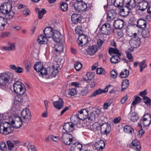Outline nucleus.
<instances>
[{
	"instance_id": "obj_32",
	"label": "nucleus",
	"mask_w": 151,
	"mask_h": 151,
	"mask_svg": "<svg viewBox=\"0 0 151 151\" xmlns=\"http://www.w3.org/2000/svg\"><path fill=\"white\" fill-rule=\"evenodd\" d=\"M9 68L14 70L15 72L18 73H22L23 71V69L20 67L16 66L15 65H10Z\"/></svg>"
},
{
	"instance_id": "obj_60",
	"label": "nucleus",
	"mask_w": 151,
	"mask_h": 151,
	"mask_svg": "<svg viewBox=\"0 0 151 151\" xmlns=\"http://www.w3.org/2000/svg\"><path fill=\"white\" fill-rule=\"evenodd\" d=\"M88 120H90L91 121L95 120L96 119V116L94 113H91L89 116L88 115L87 118Z\"/></svg>"
},
{
	"instance_id": "obj_6",
	"label": "nucleus",
	"mask_w": 151,
	"mask_h": 151,
	"mask_svg": "<svg viewBox=\"0 0 151 151\" xmlns=\"http://www.w3.org/2000/svg\"><path fill=\"white\" fill-rule=\"evenodd\" d=\"M151 123V116L148 114L144 115L143 118L141 119L139 122L138 123V126L142 128V124L144 127L149 126Z\"/></svg>"
},
{
	"instance_id": "obj_34",
	"label": "nucleus",
	"mask_w": 151,
	"mask_h": 151,
	"mask_svg": "<svg viewBox=\"0 0 151 151\" xmlns=\"http://www.w3.org/2000/svg\"><path fill=\"white\" fill-rule=\"evenodd\" d=\"M124 0H114V4L116 7H122L124 6Z\"/></svg>"
},
{
	"instance_id": "obj_16",
	"label": "nucleus",
	"mask_w": 151,
	"mask_h": 151,
	"mask_svg": "<svg viewBox=\"0 0 151 151\" xmlns=\"http://www.w3.org/2000/svg\"><path fill=\"white\" fill-rule=\"evenodd\" d=\"M124 22L122 19H118L114 22L113 26L116 29H120L124 26Z\"/></svg>"
},
{
	"instance_id": "obj_1",
	"label": "nucleus",
	"mask_w": 151,
	"mask_h": 151,
	"mask_svg": "<svg viewBox=\"0 0 151 151\" xmlns=\"http://www.w3.org/2000/svg\"><path fill=\"white\" fill-rule=\"evenodd\" d=\"M30 112L27 108L24 109L22 111L21 117L18 116L14 117L11 121L13 127L16 128H19L22 125V122L27 123L31 118Z\"/></svg>"
},
{
	"instance_id": "obj_12",
	"label": "nucleus",
	"mask_w": 151,
	"mask_h": 151,
	"mask_svg": "<svg viewBox=\"0 0 151 151\" xmlns=\"http://www.w3.org/2000/svg\"><path fill=\"white\" fill-rule=\"evenodd\" d=\"M111 87V85H109L107 86L104 89H102L100 88L96 90L94 92L92 93L91 95L89 96V98L95 97L98 95H99L102 93H105L108 91V88Z\"/></svg>"
},
{
	"instance_id": "obj_20",
	"label": "nucleus",
	"mask_w": 151,
	"mask_h": 151,
	"mask_svg": "<svg viewBox=\"0 0 151 151\" xmlns=\"http://www.w3.org/2000/svg\"><path fill=\"white\" fill-rule=\"evenodd\" d=\"M63 129L66 131V132L69 133L74 130V125L70 122L65 123L63 126Z\"/></svg>"
},
{
	"instance_id": "obj_42",
	"label": "nucleus",
	"mask_w": 151,
	"mask_h": 151,
	"mask_svg": "<svg viewBox=\"0 0 151 151\" xmlns=\"http://www.w3.org/2000/svg\"><path fill=\"white\" fill-rule=\"evenodd\" d=\"M146 61V60H144L139 63V66L140 69V72H142L143 69L147 66L145 63Z\"/></svg>"
},
{
	"instance_id": "obj_64",
	"label": "nucleus",
	"mask_w": 151,
	"mask_h": 151,
	"mask_svg": "<svg viewBox=\"0 0 151 151\" xmlns=\"http://www.w3.org/2000/svg\"><path fill=\"white\" fill-rule=\"evenodd\" d=\"M9 49L10 50H14L15 49V46L14 43H9L8 44Z\"/></svg>"
},
{
	"instance_id": "obj_26",
	"label": "nucleus",
	"mask_w": 151,
	"mask_h": 151,
	"mask_svg": "<svg viewBox=\"0 0 151 151\" xmlns=\"http://www.w3.org/2000/svg\"><path fill=\"white\" fill-rule=\"evenodd\" d=\"M81 19L80 15L76 14H73L71 17L72 22L74 24H76L80 22Z\"/></svg>"
},
{
	"instance_id": "obj_43",
	"label": "nucleus",
	"mask_w": 151,
	"mask_h": 151,
	"mask_svg": "<svg viewBox=\"0 0 151 151\" xmlns=\"http://www.w3.org/2000/svg\"><path fill=\"white\" fill-rule=\"evenodd\" d=\"M141 35L142 37L144 38L149 36L150 32L148 29H143L141 32Z\"/></svg>"
},
{
	"instance_id": "obj_50",
	"label": "nucleus",
	"mask_w": 151,
	"mask_h": 151,
	"mask_svg": "<svg viewBox=\"0 0 151 151\" xmlns=\"http://www.w3.org/2000/svg\"><path fill=\"white\" fill-rule=\"evenodd\" d=\"M143 99L144 102L147 104V106H150L151 104V100L147 96L144 97Z\"/></svg>"
},
{
	"instance_id": "obj_19",
	"label": "nucleus",
	"mask_w": 151,
	"mask_h": 151,
	"mask_svg": "<svg viewBox=\"0 0 151 151\" xmlns=\"http://www.w3.org/2000/svg\"><path fill=\"white\" fill-rule=\"evenodd\" d=\"M54 29L53 28L50 27H49L45 28L43 30V32L47 37L48 38L52 37V33Z\"/></svg>"
},
{
	"instance_id": "obj_4",
	"label": "nucleus",
	"mask_w": 151,
	"mask_h": 151,
	"mask_svg": "<svg viewBox=\"0 0 151 151\" xmlns=\"http://www.w3.org/2000/svg\"><path fill=\"white\" fill-rule=\"evenodd\" d=\"M70 4L72 7H74L76 11L79 12L86 11L87 7L86 4L83 1L78 2L71 1Z\"/></svg>"
},
{
	"instance_id": "obj_41",
	"label": "nucleus",
	"mask_w": 151,
	"mask_h": 151,
	"mask_svg": "<svg viewBox=\"0 0 151 151\" xmlns=\"http://www.w3.org/2000/svg\"><path fill=\"white\" fill-rule=\"evenodd\" d=\"M100 125L101 124L98 123V122H95L91 127V129L93 131L97 130L99 128L100 129Z\"/></svg>"
},
{
	"instance_id": "obj_44",
	"label": "nucleus",
	"mask_w": 151,
	"mask_h": 151,
	"mask_svg": "<svg viewBox=\"0 0 151 151\" xmlns=\"http://www.w3.org/2000/svg\"><path fill=\"white\" fill-rule=\"evenodd\" d=\"M46 38L43 35L39 36L37 39L38 42L40 44H45Z\"/></svg>"
},
{
	"instance_id": "obj_22",
	"label": "nucleus",
	"mask_w": 151,
	"mask_h": 151,
	"mask_svg": "<svg viewBox=\"0 0 151 151\" xmlns=\"http://www.w3.org/2000/svg\"><path fill=\"white\" fill-rule=\"evenodd\" d=\"M130 146L134 148H135L137 151H140L141 148L140 142L137 140H133L130 144Z\"/></svg>"
},
{
	"instance_id": "obj_10",
	"label": "nucleus",
	"mask_w": 151,
	"mask_h": 151,
	"mask_svg": "<svg viewBox=\"0 0 151 151\" xmlns=\"http://www.w3.org/2000/svg\"><path fill=\"white\" fill-rule=\"evenodd\" d=\"M14 127H5L4 124H0V133L2 134L7 135L11 133L14 130Z\"/></svg>"
},
{
	"instance_id": "obj_61",
	"label": "nucleus",
	"mask_w": 151,
	"mask_h": 151,
	"mask_svg": "<svg viewBox=\"0 0 151 151\" xmlns=\"http://www.w3.org/2000/svg\"><path fill=\"white\" fill-rule=\"evenodd\" d=\"M88 78V80L92 79L94 77V73L93 72H88L86 74Z\"/></svg>"
},
{
	"instance_id": "obj_8",
	"label": "nucleus",
	"mask_w": 151,
	"mask_h": 151,
	"mask_svg": "<svg viewBox=\"0 0 151 151\" xmlns=\"http://www.w3.org/2000/svg\"><path fill=\"white\" fill-rule=\"evenodd\" d=\"M100 131L103 134L107 135L109 134L111 130L110 125L108 122L103 123L100 125Z\"/></svg>"
},
{
	"instance_id": "obj_38",
	"label": "nucleus",
	"mask_w": 151,
	"mask_h": 151,
	"mask_svg": "<svg viewBox=\"0 0 151 151\" xmlns=\"http://www.w3.org/2000/svg\"><path fill=\"white\" fill-rule=\"evenodd\" d=\"M7 23L6 19L2 17H0V30H2L4 28V27Z\"/></svg>"
},
{
	"instance_id": "obj_15",
	"label": "nucleus",
	"mask_w": 151,
	"mask_h": 151,
	"mask_svg": "<svg viewBox=\"0 0 151 151\" xmlns=\"http://www.w3.org/2000/svg\"><path fill=\"white\" fill-rule=\"evenodd\" d=\"M116 12L115 9H111L107 14V19L108 21L113 20L116 16Z\"/></svg>"
},
{
	"instance_id": "obj_30",
	"label": "nucleus",
	"mask_w": 151,
	"mask_h": 151,
	"mask_svg": "<svg viewBox=\"0 0 151 151\" xmlns=\"http://www.w3.org/2000/svg\"><path fill=\"white\" fill-rule=\"evenodd\" d=\"M129 118L132 122H135L138 119V117L135 112H130L129 114Z\"/></svg>"
},
{
	"instance_id": "obj_36",
	"label": "nucleus",
	"mask_w": 151,
	"mask_h": 151,
	"mask_svg": "<svg viewBox=\"0 0 151 151\" xmlns=\"http://www.w3.org/2000/svg\"><path fill=\"white\" fill-rule=\"evenodd\" d=\"M129 74V71L127 69H124L120 73L119 77L121 78H124L127 77Z\"/></svg>"
},
{
	"instance_id": "obj_57",
	"label": "nucleus",
	"mask_w": 151,
	"mask_h": 151,
	"mask_svg": "<svg viewBox=\"0 0 151 151\" xmlns=\"http://www.w3.org/2000/svg\"><path fill=\"white\" fill-rule=\"evenodd\" d=\"M28 151H37L34 145H31L30 144H29L28 145Z\"/></svg>"
},
{
	"instance_id": "obj_29",
	"label": "nucleus",
	"mask_w": 151,
	"mask_h": 151,
	"mask_svg": "<svg viewBox=\"0 0 151 151\" xmlns=\"http://www.w3.org/2000/svg\"><path fill=\"white\" fill-rule=\"evenodd\" d=\"M64 46V44L62 42L57 43L54 46L55 51L59 52H63Z\"/></svg>"
},
{
	"instance_id": "obj_63",
	"label": "nucleus",
	"mask_w": 151,
	"mask_h": 151,
	"mask_svg": "<svg viewBox=\"0 0 151 151\" xmlns=\"http://www.w3.org/2000/svg\"><path fill=\"white\" fill-rule=\"evenodd\" d=\"M104 42V41L100 39H99L97 40V45L99 49L101 47L102 45Z\"/></svg>"
},
{
	"instance_id": "obj_48",
	"label": "nucleus",
	"mask_w": 151,
	"mask_h": 151,
	"mask_svg": "<svg viewBox=\"0 0 151 151\" xmlns=\"http://www.w3.org/2000/svg\"><path fill=\"white\" fill-rule=\"evenodd\" d=\"M24 66L27 72H28L29 70L31 67V64L29 60H27L24 63Z\"/></svg>"
},
{
	"instance_id": "obj_37",
	"label": "nucleus",
	"mask_w": 151,
	"mask_h": 151,
	"mask_svg": "<svg viewBox=\"0 0 151 151\" xmlns=\"http://www.w3.org/2000/svg\"><path fill=\"white\" fill-rule=\"evenodd\" d=\"M70 119L71 121V123L74 124H77L80 120L77 114L72 115Z\"/></svg>"
},
{
	"instance_id": "obj_47",
	"label": "nucleus",
	"mask_w": 151,
	"mask_h": 151,
	"mask_svg": "<svg viewBox=\"0 0 151 151\" xmlns=\"http://www.w3.org/2000/svg\"><path fill=\"white\" fill-rule=\"evenodd\" d=\"M6 143L8 150H12L14 148V145L13 143L9 140L7 141Z\"/></svg>"
},
{
	"instance_id": "obj_46",
	"label": "nucleus",
	"mask_w": 151,
	"mask_h": 151,
	"mask_svg": "<svg viewBox=\"0 0 151 151\" xmlns=\"http://www.w3.org/2000/svg\"><path fill=\"white\" fill-rule=\"evenodd\" d=\"M60 8L63 12H66L68 9V5L65 2H62L60 4Z\"/></svg>"
},
{
	"instance_id": "obj_23",
	"label": "nucleus",
	"mask_w": 151,
	"mask_h": 151,
	"mask_svg": "<svg viewBox=\"0 0 151 151\" xmlns=\"http://www.w3.org/2000/svg\"><path fill=\"white\" fill-rule=\"evenodd\" d=\"M120 10L119 13L121 16L123 17L127 16L130 12V9H129L125 6L121 7L120 8Z\"/></svg>"
},
{
	"instance_id": "obj_3",
	"label": "nucleus",
	"mask_w": 151,
	"mask_h": 151,
	"mask_svg": "<svg viewBox=\"0 0 151 151\" xmlns=\"http://www.w3.org/2000/svg\"><path fill=\"white\" fill-rule=\"evenodd\" d=\"M13 76L9 73H1L0 76V88L3 89L6 84L10 83L12 80Z\"/></svg>"
},
{
	"instance_id": "obj_13",
	"label": "nucleus",
	"mask_w": 151,
	"mask_h": 151,
	"mask_svg": "<svg viewBox=\"0 0 151 151\" xmlns=\"http://www.w3.org/2000/svg\"><path fill=\"white\" fill-rule=\"evenodd\" d=\"M77 115L79 120H84L88 117V111L85 109H83L79 111Z\"/></svg>"
},
{
	"instance_id": "obj_56",
	"label": "nucleus",
	"mask_w": 151,
	"mask_h": 151,
	"mask_svg": "<svg viewBox=\"0 0 151 151\" xmlns=\"http://www.w3.org/2000/svg\"><path fill=\"white\" fill-rule=\"evenodd\" d=\"M6 148V145L4 142H2L0 144V148L2 151H5Z\"/></svg>"
},
{
	"instance_id": "obj_49",
	"label": "nucleus",
	"mask_w": 151,
	"mask_h": 151,
	"mask_svg": "<svg viewBox=\"0 0 151 151\" xmlns=\"http://www.w3.org/2000/svg\"><path fill=\"white\" fill-rule=\"evenodd\" d=\"M46 11L44 9H42L41 10L39 11L38 13V17L40 19H41L43 17V15L46 13Z\"/></svg>"
},
{
	"instance_id": "obj_28",
	"label": "nucleus",
	"mask_w": 151,
	"mask_h": 151,
	"mask_svg": "<svg viewBox=\"0 0 151 151\" xmlns=\"http://www.w3.org/2000/svg\"><path fill=\"white\" fill-rule=\"evenodd\" d=\"M98 50L97 46L96 45L89 46L87 50L88 54L90 55H93Z\"/></svg>"
},
{
	"instance_id": "obj_24",
	"label": "nucleus",
	"mask_w": 151,
	"mask_h": 151,
	"mask_svg": "<svg viewBox=\"0 0 151 151\" xmlns=\"http://www.w3.org/2000/svg\"><path fill=\"white\" fill-rule=\"evenodd\" d=\"M125 3V6L130 10L134 8L136 5L135 0H127Z\"/></svg>"
},
{
	"instance_id": "obj_17",
	"label": "nucleus",
	"mask_w": 151,
	"mask_h": 151,
	"mask_svg": "<svg viewBox=\"0 0 151 151\" xmlns=\"http://www.w3.org/2000/svg\"><path fill=\"white\" fill-rule=\"evenodd\" d=\"M105 144L104 140L100 139L95 142L94 146L96 150L100 151L105 147Z\"/></svg>"
},
{
	"instance_id": "obj_27",
	"label": "nucleus",
	"mask_w": 151,
	"mask_h": 151,
	"mask_svg": "<svg viewBox=\"0 0 151 151\" xmlns=\"http://www.w3.org/2000/svg\"><path fill=\"white\" fill-rule=\"evenodd\" d=\"M53 105L54 107L58 109H60L63 106V101L62 98H59L58 101H54Z\"/></svg>"
},
{
	"instance_id": "obj_18",
	"label": "nucleus",
	"mask_w": 151,
	"mask_h": 151,
	"mask_svg": "<svg viewBox=\"0 0 151 151\" xmlns=\"http://www.w3.org/2000/svg\"><path fill=\"white\" fill-rule=\"evenodd\" d=\"M70 148L71 151H81L82 150V145L79 143L73 142Z\"/></svg>"
},
{
	"instance_id": "obj_62",
	"label": "nucleus",
	"mask_w": 151,
	"mask_h": 151,
	"mask_svg": "<svg viewBox=\"0 0 151 151\" xmlns=\"http://www.w3.org/2000/svg\"><path fill=\"white\" fill-rule=\"evenodd\" d=\"M110 101V100H108L104 103L103 105V107L104 109H107L108 106L110 105L111 102Z\"/></svg>"
},
{
	"instance_id": "obj_59",
	"label": "nucleus",
	"mask_w": 151,
	"mask_h": 151,
	"mask_svg": "<svg viewBox=\"0 0 151 151\" xmlns=\"http://www.w3.org/2000/svg\"><path fill=\"white\" fill-rule=\"evenodd\" d=\"M111 77L113 78H116L117 74V71L115 70H113L111 71Z\"/></svg>"
},
{
	"instance_id": "obj_7",
	"label": "nucleus",
	"mask_w": 151,
	"mask_h": 151,
	"mask_svg": "<svg viewBox=\"0 0 151 151\" xmlns=\"http://www.w3.org/2000/svg\"><path fill=\"white\" fill-rule=\"evenodd\" d=\"M61 140L66 145H70L73 142L72 136L68 132H63L61 134Z\"/></svg>"
},
{
	"instance_id": "obj_53",
	"label": "nucleus",
	"mask_w": 151,
	"mask_h": 151,
	"mask_svg": "<svg viewBox=\"0 0 151 151\" xmlns=\"http://www.w3.org/2000/svg\"><path fill=\"white\" fill-rule=\"evenodd\" d=\"M38 75L40 76H43V75H46L47 74V69L45 68L40 70V71Z\"/></svg>"
},
{
	"instance_id": "obj_35",
	"label": "nucleus",
	"mask_w": 151,
	"mask_h": 151,
	"mask_svg": "<svg viewBox=\"0 0 151 151\" xmlns=\"http://www.w3.org/2000/svg\"><path fill=\"white\" fill-rule=\"evenodd\" d=\"M119 56L117 55H113L110 59V61L112 63L116 64L120 61Z\"/></svg>"
},
{
	"instance_id": "obj_11",
	"label": "nucleus",
	"mask_w": 151,
	"mask_h": 151,
	"mask_svg": "<svg viewBox=\"0 0 151 151\" xmlns=\"http://www.w3.org/2000/svg\"><path fill=\"white\" fill-rule=\"evenodd\" d=\"M140 40L139 38L134 37L129 40V45L131 47L133 48L138 47L140 45Z\"/></svg>"
},
{
	"instance_id": "obj_21",
	"label": "nucleus",
	"mask_w": 151,
	"mask_h": 151,
	"mask_svg": "<svg viewBox=\"0 0 151 151\" xmlns=\"http://www.w3.org/2000/svg\"><path fill=\"white\" fill-rule=\"evenodd\" d=\"M59 70H60V68H59L58 66H56L55 67V65L52 66V68H50L49 74L50 76L55 77L57 75Z\"/></svg>"
},
{
	"instance_id": "obj_2",
	"label": "nucleus",
	"mask_w": 151,
	"mask_h": 151,
	"mask_svg": "<svg viewBox=\"0 0 151 151\" xmlns=\"http://www.w3.org/2000/svg\"><path fill=\"white\" fill-rule=\"evenodd\" d=\"M12 8V5L10 4H3L0 7V11L1 13L5 14L6 19H10L13 18L15 14Z\"/></svg>"
},
{
	"instance_id": "obj_33",
	"label": "nucleus",
	"mask_w": 151,
	"mask_h": 151,
	"mask_svg": "<svg viewBox=\"0 0 151 151\" xmlns=\"http://www.w3.org/2000/svg\"><path fill=\"white\" fill-rule=\"evenodd\" d=\"M44 68L40 62H37L34 66V69L37 72H39Z\"/></svg>"
},
{
	"instance_id": "obj_51",
	"label": "nucleus",
	"mask_w": 151,
	"mask_h": 151,
	"mask_svg": "<svg viewBox=\"0 0 151 151\" xmlns=\"http://www.w3.org/2000/svg\"><path fill=\"white\" fill-rule=\"evenodd\" d=\"M53 36L52 38L53 37H55V38L56 37H60V38H62L63 36L61 35L60 33V32L58 31H56L54 32H53Z\"/></svg>"
},
{
	"instance_id": "obj_40",
	"label": "nucleus",
	"mask_w": 151,
	"mask_h": 151,
	"mask_svg": "<svg viewBox=\"0 0 151 151\" xmlns=\"http://www.w3.org/2000/svg\"><path fill=\"white\" fill-rule=\"evenodd\" d=\"M124 130L125 132L131 134H132L134 131L133 128L131 126L128 125L125 126L124 127Z\"/></svg>"
},
{
	"instance_id": "obj_55",
	"label": "nucleus",
	"mask_w": 151,
	"mask_h": 151,
	"mask_svg": "<svg viewBox=\"0 0 151 151\" xmlns=\"http://www.w3.org/2000/svg\"><path fill=\"white\" fill-rule=\"evenodd\" d=\"M126 56L130 62H133V57L132 54L129 52H126Z\"/></svg>"
},
{
	"instance_id": "obj_31",
	"label": "nucleus",
	"mask_w": 151,
	"mask_h": 151,
	"mask_svg": "<svg viewBox=\"0 0 151 151\" xmlns=\"http://www.w3.org/2000/svg\"><path fill=\"white\" fill-rule=\"evenodd\" d=\"M137 25L139 28L143 29L146 27V22L144 19H140L137 21Z\"/></svg>"
},
{
	"instance_id": "obj_14",
	"label": "nucleus",
	"mask_w": 151,
	"mask_h": 151,
	"mask_svg": "<svg viewBox=\"0 0 151 151\" xmlns=\"http://www.w3.org/2000/svg\"><path fill=\"white\" fill-rule=\"evenodd\" d=\"M101 29L102 34L106 35L111 32V28L109 24L105 23L102 26Z\"/></svg>"
},
{
	"instance_id": "obj_45",
	"label": "nucleus",
	"mask_w": 151,
	"mask_h": 151,
	"mask_svg": "<svg viewBox=\"0 0 151 151\" xmlns=\"http://www.w3.org/2000/svg\"><path fill=\"white\" fill-rule=\"evenodd\" d=\"M76 90L74 88L69 89L68 92V95L70 96H73L76 94Z\"/></svg>"
},
{
	"instance_id": "obj_39",
	"label": "nucleus",
	"mask_w": 151,
	"mask_h": 151,
	"mask_svg": "<svg viewBox=\"0 0 151 151\" xmlns=\"http://www.w3.org/2000/svg\"><path fill=\"white\" fill-rule=\"evenodd\" d=\"M129 84V81L128 79H125L124 80L122 84V90L123 91L126 89L128 86Z\"/></svg>"
},
{
	"instance_id": "obj_52",
	"label": "nucleus",
	"mask_w": 151,
	"mask_h": 151,
	"mask_svg": "<svg viewBox=\"0 0 151 151\" xmlns=\"http://www.w3.org/2000/svg\"><path fill=\"white\" fill-rule=\"evenodd\" d=\"M75 68L77 70H79L82 67V64L80 62H76L74 65Z\"/></svg>"
},
{
	"instance_id": "obj_58",
	"label": "nucleus",
	"mask_w": 151,
	"mask_h": 151,
	"mask_svg": "<svg viewBox=\"0 0 151 151\" xmlns=\"http://www.w3.org/2000/svg\"><path fill=\"white\" fill-rule=\"evenodd\" d=\"M30 11L29 9L25 8L23 11L22 13L25 16L29 15L30 14Z\"/></svg>"
},
{
	"instance_id": "obj_9",
	"label": "nucleus",
	"mask_w": 151,
	"mask_h": 151,
	"mask_svg": "<svg viewBox=\"0 0 151 151\" xmlns=\"http://www.w3.org/2000/svg\"><path fill=\"white\" fill-rule=\"evenodd\" d=\"M88 41V36L82 33L80 34L78 38L77 42L79 45L83 46L86 45Z\"/></svg>"
},
{
	"instance_id": "obj_54",
	"label": "nucleus",
	"mask_w": 151,
	"mask_h": 151,
	"mask_svg": "<svg viewBox=\"0 0 151 151\" xmlns=\"http://www.w3.org/2000/svg\"><path fill=\"white\" fill-rule=\"evenodd\" d=\"M96 73L99 74H104L105 73V71L104 69L101 68H98L96 71Z\"/></svg>"
},
{
	"instance_id": "obj_5",
	"label": "nucleus",
	"mask_w": 151,
	"mask_h": 151,
	"mask_svg": "<svg viewBox=\"0 0 151 151\" xmlns=\"http://www.w3.org/2000/svg\"><path fill=\"white\" fill-rule=\"evenodd\" d=\"M14 91L17 94L22 95L26 91V88L24 84L20 81H17L13 84Z\"/></svg>"
},
{
	"instance_id": "obj_25",
	"label": "nucleus",
	"mask_w": 151,
	"mask_h": 151,
	"mask_svg": "<svg viewBox=\"0 0 151 151\" xmlns=\"http://www.w3.org/2000/svg\"><path fill=\"white\" fill-rule=\"evenodd\" d=\"M148 5V3L147 1H144L139 3L137 8L138 10L143 12L147 7Z\"/></svg>"
}]
</instances>
